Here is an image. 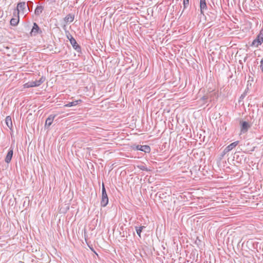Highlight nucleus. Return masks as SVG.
<instances>
[{"mask_svg": "<svg viewBox=\"0 0 263 263\" xmlns=\"http://www.w3.org/2000/svg\"><path fill=\"white\" fill-rule=\"evenodd\" d=\"M55 117V115H50L48 118L46 119L45 122V126H50L52 123V122Z\"/></svg>", "mask_w": 263, "mask_h": 263, "instance_id": "nucleus-10", "label": "nucleus"}, {"mask_svg": "<svg viewBox=\"0 0 263 263\" xmlns=\"http://www.w3.org/2000/svg\"><path fill=\"white\" fill-rule=\"evenodd\" d=\"M108 198L107 196V194L106 192L105 188L104 187V185L103 183L102 184V198L101 201V205L102 206L105 207L108 204Z\"/></svg>", "mask_w": 263, "mask_h": 263, "instance_id": "nucleus-2", "label": "nucleus"}, {"mask_svg": "<svg viewBox=\"0 0 263 263\" xmlns=\"http://www.w3.org/2000/svg\"><path fill=\"white\" fill-rule=\"evenodd\" d=\"M13 154V151L12 148H10L9 150L6 157L5 158V161L6 163H9L12 159V156Z\"/></svg>", "mask_w": 263, "mask_h": 263, "instance_id": "nucleus-9", "label": "nucleus"}, {"mask_svg": "<svg viewBox=\"0 0 263 263\" xmlns=\"http://www.w3.org/2000/svg\"><path fill=\"white\" fill-rule=\"evenodd\" d=\"M241 133H246L248 129L251 127V124H250L248 122L246 121H241Z\"/></svg>", "mask_w": 263, "mask_h": 263, "instance_id": "nucleus-6", "label": "nucleus"}, {"mask_svg": "<svg viewBox=\"0 0 263 263\" xmlns=\"http://www.w3.org/2000/svg\"><path fill=\"white\" fill-rule=\"evenodd\" d=\"M43 10V7L42 6H38L35 9V14L36 15H39Z\"/></svg>", "mask_w": 263, "mask_h": 263, "instance_id": "nucleus-17", "label": "nucleus"}, {"mask_svg": "<svg viewBox=\"0 0 263 263\" xmlns=\"http://www.w3.org/2000/svg\"><path fill=\"white\" fill-rule=\"evenodd\" d=\"M5 122H6V124H7V126L9 128H11L12 127V120H11V118L10 117V116L6 117V118L5 119Z\"/></svg>", "mask_w": 263, "mask_h": 263, "instance_id": "nucleus-14", "label": "nucleus"}, {"mask_svg": "<svg viewBox=\"0 0 263 263\" xmlns=\"http://www.w3.org/2000/svg\"><path fill=\"white\" fill-rule=\"evenodd\" d=\"M29 3L30 4H32V2H29L28 3V5H27V6H28V9H29ZM29 11H30V10H29Z\"/></svg>", "mask_w": 263, "mask_h": 263, "instance_id": "nucleus-23", "label": "nucleus"}, {"mask_svg": "<svg viewBox=\"0 0 263 263\" xmlns=\"http://www.w3.org/2000/svg\"><path fill=\"white\" fill-rule=\"evenodd\" d=\"M81 100H76L71 102H69L68 103L64 105V107H71L73 106H76L78 104L79 102H81Z\"/></svg>", "mask_w": 263, "mask_h": 263, "instance_id": "nucleus-15", "label": "nucleus"}, {"mask_svg": "<svg viewBox=\"0 0 263 263\" xmlns=\"http://www.w3.org/2000/svg\"><path fill=\"white\" fill-rule=\"evenodd\" d=\"M208 97L207 96H203V97L202 98V99L203 100H206V99H208Z\"/></svg>", "mask_w": 263, "mask_h": 263, "instance_id": "nucleus-21", "label": "nucleus"}, {"mask_svg": "<svg viewBox=\"0 0 263 263\" xmlns=\"http://www.w3.org/2000/svg\"><path fill=\"white\" fill-rule=\"evenodd\" d=\"M70 35H71L70 33H68V34L67 35V37L69 40L70 39Z\"/></svg>", "mask_w": 263, "mask_h": 263, "instance_id": "nucleus-22", "label": "nucleus"}, {"mask_svg": "<svg viewBox=\"0 0 263 263\" xmlns=\"http://www.w3.org/2000/svg\"><path fill=\"white\" fill-rule=\"evenodd\" d=\"M45 79L43 78H41L39 80H36L34 81H31L28 83H27L25 84V87L26 88L29 87H33L40 86L42 83L44 81Z\"/></svg>", "mask_w": 263, "mask_h": 263, "instance_id": "nucleus-3", "label": "nucleus"}, {"mask_svg": "<svg viewBox=\"0 0 263 263\" xmlns=\"http://www.w3.org/2000/svg\"><path fill=\"white\" fill-rule=\"evenodd\" d=\"M238 143L239 141H237L232 143L231 144L227 146L222 152V156H223L227 153L232 150L234 147H235L238 145Z\"/></svg>", "mask_w": 263, "mask_h": 263, "instance_id": "nucleus-4", "label": "nucleus"}, {"mask_svg": "<svg viewBox=\"0 0 263 263\" xmlns=\"http://www.w3.org/2000/svg\"><path fill=\"white\" fill-rule=\"evenodd\" d=\"M39 30V27L38 25L36 24V23H34L33 24V26L31 31V35H35L37 33Z\"/></svg>", "mask_w": 263, "mask_h": 263, "instance_id": "nucleus-13", "label": "nucleus"}, {"mask_svg": "<svg viewBox=\"0 0 263 263\" xmlns=\"http://www.w3.org/2000/svg\"><path fill=\"white\" fill-rule=\"evenodd\" d=\"M70 39H69L70 42L71 44L72 45L73 47L77 50V51H79L81 49L79 45L77 44L75 39L72 37L71 35H70Z\"/></svg>", "mask_w": 263, "mask_h": 263, "instance_id": "nucleus-8", "label": "nucleus"}, {"mask_svg": "<svg viewBox=\"0 0 263 263\" xmlns=\"http://www.w3.org/2000/svg\"><path fill=\"white\" fill-rule=\"evenodd\" d=\"M19 22V15L17 14L16 18H12L10 20V24L12 26H16L17 25Z\"/></svg>", "mask_w": 263, "mask_h": 263, "instance_id": "nucleus-16", "label": "nucleus"}, {"mask_svg": "<svg viewBox=\"0 0 263 263\" xmlns=\"http://www.w3.org/2000/svg\"><path fill=\"white\" fill-rule=\"evenodd\" d=\"M200 7L201 13H203L204 10L206 9V4L205 0H200Z\"/></svg>", "mask_w": 263, "mask_h": 263, "instance_id": "nucleus-12", "label": "nucleus"}, {"mask_svg": "<svg viewBox=\"0 0 263 263\" xmlns=\"http://www.w3.org/2000/svg\"><path fill=\"white\" fill-rule=\"evenodd\" d=\"M17 14L18 15H19L20 13L24 14L26 12L25 2H21L17 4Z\"/></svg>", "mask_w": 263, "mask_h": 263, "instance_id": "nucleus-5", "label": "nucleus"}, {"mask_svg": "<svg viewBox=\"0 0 263 263\" xmlns=\"http://www.w3.org/2000/svg\"><path fill=\"white\" fill-rule=\"evenodd\" d=\"M263 43V28L261 29L256 38L252 43L251 46L258 47Z\"/></svg>", "mask_w": 263, "mask_h": 263, "instance_id": "nucleus-1", "label": "nucleus"}, {"mask_svg": "<svg viewBox=\"0 0 263 263\" xmlns=\"http://www.w3.org/2000/svg\"><path fill=\"white\" fill-rule=\"evenodd\" d=\"M260 68L262 71H263V58L261 60Z\"/></svg>", "mask_w": 263, "mask_h": 263, "instance_id": "nucleus-20", "label": "nucleus"}, {"mask_svg": "<svg viewBox=\"0 0 263 263\" xmlns=\"http://www.w3.org/2000/svg\"><path fill=\"white\" fill-rule=\"evenodd\" d=\"M74 18V15L72 14H69L65 16L64 18V22L66 23H69L72 22Z\"/></svg>", "mask_w": 263, "mask_h": 263, "instance_id": "nucleus-11", "label": "nucleus"}, {"mask_svg": "<svg viewBox=\"0 0 263 263\" xmlns=\"http://www.w3.org/2000/svg\"><path fill=\"white\" fill-rule=\"evenodd\" d=\"M136 149L139 150L145 153H149L150 152V147L148 145H137L136 146Z\"/></svg>", "mask_w": 263, "mask_h": 263, "instance_id": "nucleus-7", "label": "nucleus"}, {"mask_svg": "<svg viewBox=\"0 0 263 263\" xmlns=\"http://www.w3.org/2000/svg\"><path fill=\"white\" fill-rule=\"evenodd\" d=\"M145 227L142 226L140 227H136V230L137 234L139 236V237H141V233L143 230V228H144Z\"/></svg>", "mask_w": 263, "mask_h": 263, "instance_id": "nucleus-18", "label": "nucleus"}, {"mask_svg": "<svg viewBox=\"0 0 263 263\" xmlns=\"http://www.w3.org/2000/svg\"><path fill=\"white\" fill-rule=\"evenodd\" d=\"M189 0H184L183 1V5H184V7L185 8L186 7L189 5Z\"/></svg>", "mask_w": 263, "mask_h": 263, "instance_id": "nucleus-19", "label": "nucleus"}]
</instances>
